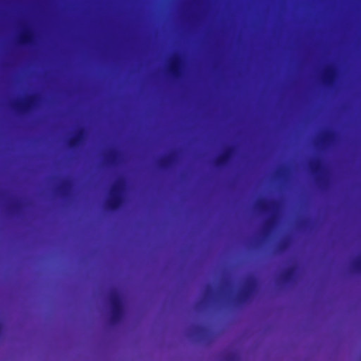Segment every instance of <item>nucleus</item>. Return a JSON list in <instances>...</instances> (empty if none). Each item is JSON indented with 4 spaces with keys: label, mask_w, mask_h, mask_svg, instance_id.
<instances>
[{
    "label": "nucleus",
    "mask_w": 361,
    "mask_h": 361,
    "mask_svg": "<svg viewBox=\"0 0 361 361\" xmlns=\"http://www.w3.org/2000/svg\"><path fill=\"white\" fill-rule=\"evenodd\" d=\"M256 288V281L254 279H249L238 295V300L239 302L243 303L247 301L252 295Z\"/></svg>",
    "instance_id": "nucleus-4"
},
{
    "label": "nucleus",
    "mask_w": 361,
    "mask_h": 361,
    "mask_svg": "<svg viewBox=\"0 0 361 361\" xmlns=\"http://www.w3.org/2000/svg\"><path fill=\"white\" fill-rule=\"evenodd\" d=\"M169 73L175 78L182 75V61L179 56H174L169 65Z\"/></svg>",
    "instance_id": "nucleus-5"
},
{
    "label": "nucleus",
    "mask_w": 361,
    "mask_h": 361,
    "mask_svg": "<svg viewBox=\"0 0 361 361\" xmlns=\"http://www.w3.org/2000/svg\"><path fill=\"white\" fill-rule=\"evenodd\" d=\"M36 97L30 96L27 97L23 102L18 103L16 109L20 114H27L31 111L36 105Z\"/></svg>",
    "instance_id": "nucleus-6"
},
{
    "label": "nucleus",
    "mask_w": 361,
    "mask_h": 361,
    "mask_svg": "<svg viewBox=\"0 0 361 361\" xmlns=\"http://www.w3.org/2000/svg\"><path fill=\"white\" fill-rule=\"evenodd\" d=\"M256 288V281L254 279H249L238 295V300L239 302L243 303L247 301L252 295Z\"/></svg>",
    "instance_id": "nucleus-3"
},
{
    "label": "nucleus",
    "mask_w": 361,
    "mask_h": 361,
    "mask_svg": "<svg viewBox=\"0 0 361 361\" xmlns=\"http://www.w3.org/2000/svg\"><path fill=\"white\" fill-rule=\"evenodd\" d=\"M110 304H111V323L116 324L118 323L123 315V302L120 293L116 290H113L110 294Z\"/></svg>",
    "instance_id": "nucleus-1"
},
{
    "label": "nucleus",
    "mask_w": 361,
    "mask_h": 361,
    "mask_svg": "<svg viewBox=\"0 0 361 361\" xmlns=\"http://www.w3.org/2000/svg\"><path fill=\"white\" fill-rule=\"evenodd\" d=\"M18 42L22 45H30L33 42V34L28 28H25L19 36Z\"/></svg>",
    "instance_id": "nucleus-10"
},
{
    "label": "nucleus",
    "mask_w": 361,
    "mask_h": 361,
    "mask_svg": "<svg viewBox=\"0 0 361 361\" xmlns=\"http://www.w3.org/2000/svg\"><path fill=\"white\" fill-rule=\"evenodd\" d=\"M194 334L200 339H204L205 337L209 336V329L204 325L196 324L193 326Z\"/></svg>",
    "instance_id": "nucleus-11"
},
{
    "label": "nucleus",
    "mask_w": 361,
    "mask_h": 361,
    "mask_svg": "<svg viewBox=\"0 0 361 361\" xmlns=\"http://www.w3.org/2000/svg\"><path fill=\"white\" fill-rule=\"evenodd\" d=\"M295 274V269L294 267H290L286 269L282 275L283 281L286 283L290 281Z\"/></svg>",
    "instance_id": "nucleus-12"
},
{
    "label": "nucleus",
    "mask_w": 361,
    "mask_h": 361,
    "mask_svg": "<svg viewBox=\"0 0 361 361\" xmlns=\"http://www.w3.org/2000/svg\"><path fill=\"white\" fill-rule=\"evenodd\" d=\"M259 207L260 209L264 212H267L269 210V207H268L267 204L264 202H261L259 204Z\"/></svg>",
    "instance_id": "nucleus-19"
},
{
    "label": "nucleus",
    "mask_w": 361,
    "mask_h": 361,
    "mask_svg": "<svg viewBox=\"0 0 361 361\" xmlns=\"http://www.w3.org/2000/svg\"><path fill=\"white\" fill-rule=\"evenodd\" d=\"M223 361H239L238 356L232 352L226 353L223 356Z\"/></svg>",
    "instance_id": "nucleus-14"
},
{
    "label": "nucleus",
    "mask_w": 361,
    "mask_h": 361,
    "mask_svg": "<svg viewBox=\"0 0 361 361\" xmlns=\"http://www.w3.org/2000/svg\"><path fill=\"white\" fill-rule=\"evenodd\" d=\"M279 174H283V171H280V172H279Z\"/></svg>",
    "instance_id": "nucleus-22"
},
{
    "label": "nucleus",
    "mask_w": 361,
    "mask_h": 361,
    "mask_svg": "<svg viewBox=\"0 0 361 361\" xmlns=\"http://www.w3.org/2000/svg\"><path fill=\"white\" fill-rule=\"evenodd\" d=\"M271 224H272V219H270L267 222V228L269 227L271 225Z\"/></svg>",
    "instance_id": "nucleus-21"
},
{
    "label": "nucleus",
    "mask_w": 361,
    "mask_h": 361,
    "mask_svg": "<svg viewBox=\"0 0 361 361\" xmlns=\"http://www.w3.org/2000/svg\"><path fill=\"white\" fill-rule=\"evenodd\" d=\"M172 163V157H168L161 159L159 162V166L161 169H167Z\"/></svg>",
    "instance_id": "nucleus-15"
},
{
    "label": "nucleus",
    "mask_w": 361,
    "mask_h": 361,
    "mask_svg": "<svg viewBox=\"0 0 361 361\" xmlns=\"http://www.w3.org/2000/svg\"><path fill=\"white\" fill-rule=\"evenodd\" d=\"M333 138V133H326L324 134L322 138V142L324 144H327L330 142L332 140Z\"/></svg>",
    "instance_id": "nucleus-17"
},
{
    "label": "nucleus",
    "mask_w": 361,
    "mask_h": 361,
    "mask_svg": "<svg viewBox=\"0 0 361 361\" xmlns=\"http://www.w3.org/2000/svg\"><path fill=\"white\" fill-rule=\"evenodd\" d=\"M337 78L336 69L333 67H328L323 75L324 83L328 86L333 85Z\"/></svg>",
    "instance_id": "nucleus-9"
},
{
    "label": "nucleus",
    "mask_w": 361,
    "mask_h": 361,
    "mask_svg": "<svg viewBox=\"0 0 361 361\" xmlns=\"http://www.w3.org/2000/svg\"><path fill=\"white\" fill-rule=\"evenodd\" d=\"M116 152H111L109 154L107 157V160L109 162H114L116 160Z\"/></svg>",
    "instance_id": "nucleus-18"
},
{
    "label": "nucleus",
    "mask_w": 361,
    "mask_h": 361,
    "mask_svg": "<svg viewBox=\"0 0 361 361\" xmlns=\"http://www.w3.org/2000/svg\"><path fill=\"white\" fill-rule=\"evenodd\" d=\"M353 269L355 273L361 274V258L354 262Z\"/></svg>",
    "instance_id": "nucleus-16"
},
{
    "label": "nucleus",
    "mask_w": 361,
    "mask_h": 361,
    "mask_svg": "<svg viewBox=\"0 0 361 361\" xmlns=\"http://www.w3.org/2000/svg\"><path fill=\"white\" fill-rule=\"evenodd\" d=\"M68 186V182L63 183L62 185L59 187L60 191L62 192H64L66 190Z\"/></svg>",
    "instance_id": "nucleus-20"
},
{
    "label": "nucleus",
    "mask_w": 361,
    "mask_h": 361,
    "mask_svg": "<svg viewBox=\"0 0 361 361\" xmlns=\"http://www.w3.org/2000/svg\"><path fill=\"white\" fill-rule=\"evenodd\" d=\"M233 154V148L228 147L226 150L217 157L215 164L218 167H224L230 161Z\"/></svg>",
    "instance_id": "nucleus-8"
},
{
    "label": "nucleus",
    "mask_w": 361,
    "mask_h": 361,
    "mask_svg": "<svg viewBox=\"0 0 361 361\" xmlns=\"http://www.w3.org/2000/svg\"><path fill=\"white\" fill-rule=\"evenodd\" d=\"M85 137V130L84 128H80L75 135L71 137L68 140V145L71 149H76L80 147Z\"/></svg>",
    "instance_id": "nucleus-7"
},
{
    "label": "nucleus",
    "mask_w": 361,
    "mask_h": 361,
    "mask_svg": "<svg viewBox=\"0 0 361 361\" xmlns=\"http://www.w3.org/2000/svg\"><path fill=\"white\" fill-rule=\"evenodd\" d=\"M311 170L314 174H315V175L319 174L322 170V163L319 161H316V162L312 164Z\"/></svg>",
    "instance_id": "nucleus-13"
},
{
    "label": "nucleus",
    "mask_w": 361,
    "mask_h": 361,
    "mask_svg": "<svg viewBox=\"0 0 361 361\" xmlns=\"http://www.w3.org/2000/svg\"><path fill=\"white\" fill-rule=\"evenodd\" d=\"M122 187V182H117L112 186L110 197L106 202V207L109 210L116 211L123 204V199L121 194Z\"/></svg>",
    "instance_id": "nucleus-2"
}]
</instances>
